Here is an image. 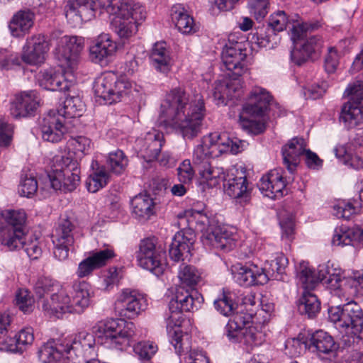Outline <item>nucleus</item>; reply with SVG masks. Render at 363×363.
I'll use <instances>...</instances> for the list:
<instances>
[{
  "instance_id": "obj_28",
  "label": "nucleus",
  "mask_w": 363,
  "mask_h": 363,
  "mask_svg": "<svg viewBox=\"0 0 363 363\" xmlns=\"http://www.w3.org/2000/svg\"><path fill=\"white\" fill-rule=\"evenodd\" d=\"M116 44L108 34L102 33L90 47L89 57L92 62L99 63L111 57L116 51Z\"/></svg>"
},
{
  "instance_id": "obj_14",
  "label": "nucleus",
  "mask_w": 363,
  "mask_h": 363,
  "mask_svg": "<svg viewBox=\"0 0 363 363\" xmlns=\"http://www.w3.org/2000/svg\"><path fill=\"white\" fill-rule=\"evenodd\" d=\"M147 306V300L135 291L125 289L119 294L114 309L121 318H134Z\"/></svg>"
},
{
  "instance_id": "obj_57",
  "label": "nucleus",
  "mask_w": 363,
  "mask_h": 363,
  "mask_svg": "<svg viewBox=\"0 0 363 363\" xmlns=\"http://www.w3.org/2000/svg\"><path fill=\"white\" fill-rule=\"evenodd\" d=\"M269 5V0H249L247 8L251 16L257 21H261L268 13Z\"/></svg>"
},
{
  "instance_id": "obj_45",
  "label": "nucleus",
  "mask_w": 363,
  "mask_h": 363,
  "mask_svg": "<svg viewBox=\"0 0 363 363\" xmlns=\"http://www.w3.org/2000/svg\"><path fill=\"white\" fill-rule=\"evenodd\" d=\"M178 278L182 284L193 289L201 281V273L196 267L182 263L178 269Z\"/></svg>"
},
{
  "instance_id": "obj_7",
  "label": "nucleus",
  "mask_w": 363,
  "mask_h": 363,
  "mask_svg": "<svg viewBox=\"0 0 363 363\" xmlns=\"http://www.w3.org/2000/svg\"><path fill=\"white\" fill-rule=\"evenodd\" d=\"M52 172L48 175V183L54 190L72 191L80 182V169L69 153L55 155L52 160Z\"/></svg>"
},
{
  "instance_id": "obj_53",
  "label": "nucleus",
  "mask_w": 363,
  "mask_h": 363,
  "mask_svg": "<svg viewBox=\"0 0 363 363\" xmlns=\"http://www.w3.org/2000/svg\"><path fill=\"white\" fill-rule=\"evenodd\" d=\"M60 289L57 282L48 277L39 278L34 286L35 294L39 298H45V296H50L52 293Z\"/></svg>"
},
{
  "instance_id": "obj_27",
  "label": "nucleus",
  "mask_w": 363,
  "mask_h": 363,
  "mask_svg": "<svg viewBox=\"0 0 363 363\" xmlns=\"http://www.w3.org/2000/svg\"><path fill=\"white\" fill-rule=\"evenodd\" d=\"M35 13L30 9L17 11L9 23V30L14 38H23L34 25Z\"/></svg>"
},
{
  "instance_id": "obj_24",
  "label": "nucleus",
  "mask_w": 363,
  "mask_h": 363,
  "mask_svg": "<svg viewBox=\"0 0 363 363\" xmlns=\"http://www.w3.org/2000/svg\"><path fill=\"white\" fill-rule=\"evenodd\" d=\"M71 309L73 313H82L89 307L93 291L90 284L86 281H76L73 284L69 294Z\"/></svg>"
},
{
  "instance_id": "obj_56",
  "label": "nucleus",
  "mask_w": 363,
  "mask_h": 363,
  "mask_svg": "<svg viewBox=\"0 0 363 363\" xmlns=\"http://www.w3.org/2000/svg\"><path fill=\"white\" fill-rule=\"evenodd\" d=\"M345 96L349 97L347 104H352L355 106L363 107V82L357 81L350 84L344 93Z\"/></svg>"
},
{
  "instance_id": "obj_62",
  "label": "nucleus",
  "mask_w": 363,
  "mask_h": 363,
  "mask_svg": "<svg viewBox=\"0 0 363 363\" xmlns=\"http://www.w3.org/2000/svg\"><path fill=\"white\" fill-rule=\"evenodd\" d=\"M178 179L181 183L189 184L194 177V170L189 160H184L177 169Z\"/></svg>"
},
{
  "instance_id": "obj_64",
  "label": "nucleus",
  "mask_w": 363,
  "mask_h": 363,
  "mask_svg": "<svg viewBox=\"0 0 363 363\" xmlns=\"http://www.w3.org/2000/svg\"><path fill=\"white\" fill-rule=\"evenodd\" d=\"M288 18L284 11H278L272 13L269 18L268 26L274 32H280L286 28Z\"/></svg>"
},
{
  "instance_id": "obj_12",
  "label": "nucleus",
  "mask_w": 363,
  "mask_h": 363,
  "mask_svg": "<svg viewBox=\"0 0 363 363\" xmlns=\"http://www.w3.org/2000/svg\"><path fill=\"white\" fill-rule=\"evenodd\" d=\"M84 48V40L77 36L63 35L57 40L54 50L55 58L60 67L72 71L77 69L79 55Z\"/></svg>"
},
{
  "instance_id": "obj_3",
  "label": "nucleus",
  "mask_w": 363,
  "mask_h": 363,
  "mask_svg": "<svg viewBox=\"0 0 363 363\" xmlns=\"http://www.w3.org/2000/svg\"><path fill=\"white\" fill-rule=\"evenodd\" d=\"M247 143L238 138L231 139L226 133H212L203 138L201 143L194 150L193 164L199 174V182L208 188L225 181L226 173L222 167L211 166L209 160L223 153L237 154L242 151Z\"/></svg>"
},
{
  "instance_id": "obj_42",
  "label": "nucleus",
  "mask_w": 363,
  "mask_h": 363,
  "mask_svg": "<svg viewBox=\"0 0 363 363\" xmlns=\"http://www.w3.org/2000/svg\"><path fill=\"white\" fill-rule=\"evenodd\" d=\"M84 105L79 96H68L63 102L62 106L56 111L57 116L66 118H72L82 116Z\"/></svg>"
},
{
  "instance_id": "obj_59",
  "label": "nucleus",
  "mask_w": 363,
  "mask_h": 363,
  "mask_svg": "<svg viewBox=\"0 0 363 363\" xmlns=\"http://www.w3.org/2000/svg\"><path fill=\"white\" fill-rule=\"evenodd\" d=\"M70 145L73 147L79 157H82L89 153L92 143L91 140L84 136H77L69 140Z\"/></svg>"
},
{
  "instance_id": "obj_46",
  "label": "nucleus",
  "mask_w": 363,
  "mask_h": 363,
  "mask_svg": "<svg viewBox=\"0 0 363 363\" xmlns=\"http://www.w3.org/2000/svg\"><path fill=\"white\" fill-rule=\"evenodd\" d=\"M287 264L288 259L283 254L280 253L268 263L269 267L265 266L263 269L265 274H267V278H269V279L272 278L284 281V274Z\"/></svg>"
},
{
  "instance_id": "obj_51",
  "label": "nucleus",
  "mask_w": 363,
  "mask_h": 363,
  "mask_svg": "<svg viewBox=\"0 0 363 363\" xmlns=\"http://www.w3.org/2000/svg\"><path fill=\"white\" fill-rule=\"evenodd\" d=\"M128 164V160L123 151L118 150L109 153L107 165L113 173L121 174L125 171Z\"/></svg>"
},
{
  "instance_id": "obj_39",
  "label": "nucleus",
  "mask_w": 363,
  "mask_h": 363,
  "mask_svg": "<svg viewBox=\"0 0 363 363\" xmlns=\"http://www.w3.org/2000/svg\"><path fill=\"white\" fill-rule=\"evenodd\" d=\"M93 172L86 180V187L89 192L95 193L104 187L109 181V174L104 166H99L97 162L91 164Z\"/></svg>"
},
{
  "instance_id": "obj_2",
  "label": "nucleus",
  "mask_w": 363,
  "mask_h": 363,
  "mask_svg": "<svg viewBox=\"0 0 363 363\" xmlns=\"http://www.w3.org/2000/svg\"><path fill=\"white\" fill-rule=\"evenodd\" d=\"M204 112L201 94L191 98L184 89L175 87L167 93L161 104L159 120L165 127L179 130L184 138L192 139L201 130Z\"/></svg>"
},
{
  "instance_id": "obj_35",
  "label": "nucleus",
  "mask_w": 363,
  "mask_h": 363,
  "mask_svg": "<svg viewBox=\"0 0 363 363\" xmlns=\"http://www.w3.org/2000/svg\"><path fill=\"white\" fill-rule=\"evenodd\" d=\"M171 18L181 33L190 34L196 31V26L193 18L188 13L182 4H177L172 7Z\"/></svg>"
},
{
  "instance_id": "obj_52",
  "label": "nucleus",
  "mask_w": 363,
  "mask_h": 363,
  "mask_svg": "<svg viewBox=\"0 0 363 363\" xmlns=\"http://www.w3.org/2000/svg\"><path fill=\"white\" fill-rule=\"evenodd\" d=\"M321 27V23L318 21L296 23L291 30V39L296 42L303 39L308 33L318 30Z\"/></svg>"
},
{
  "instance_id": "obj_25",
  "label": "nucleus",
  "mask_w": 363,
  "mask_h": 363,
  "mask_svg": "<svg viewBox=\"0 0 363 363\" xmlns=\"http://www.w3.org/2000/svg\"><path fill=\"white\" fill-rule=\"evenodd\" d=\"M306 151V142L301 138H294L282 147L283 162L289 172L293 174L299 163V157Z\"/></svg>"
},
{
  "instance_id": "obj_16",
  "label": "nucleus",
  "mask_w": 363,
  "mask_h": 363,
  "mask_svg": "<svg viewBox=\"0 0 363 363\" xmlns=\"http://www.w3.org/2000/svg\"><path fill=\"white\" fill-rule=\"evenodd\" d=\"M222 61L225 68L238 77L247 72L246 66V49L242 43H230L226 45L222 52Z\"/></svg>"
},
{
  "instance_id": "obj_44",
  "label": "nucleus",
  "mask_w": 363,
  "mask_h": 363,
  "mask_svg": "<svg viewBox=\"0 0 363 363\" xmlns=\"http://www.w3.org/2000/svg\"><path fill=\"white\" fill-rule=\"evenodd\" d=\"M247 313L242 311L233 313V318H230L225 326V333L228 337L236 336L235 333L240 331L241 329L247 327L250 324L254 314V311L249 308Z\"/></svg>"
},
{
  "instance_id": "obj_6",
  "label": "nucleus",
  "mask_w": 363,
  "mask_h": 363,
  "mask_svg": "<svg viewBox=\"0 0 363 363\" xmlns=\"http://www.w3.org/2000/svg\"><path fill=\"white\" fill-rule=\"evenodd\" d=\"M92 330L102 344L116 350H125L136 341L135 325L122 318L99 322Z\"/></svg>"
},
{
  "instance_id": "obj_34",
  "label": "nucleus",
  "mask_w": 363,
  "mask_h": 363,
  "mask_svg": "<svg viewBox=\"0 0 363 363\" xmlns=\"http://www.w3.org/2000/svg\"><path fill=\"white\" fill-rule=\"evenodd\" d=\"M251 110L250 107L242 108L240 114V124L248 133L258 135L263 133L266 128L264 115H258Z\"/></svg>"
},
{
  "instance_id": "obj_17",
  "label": "nucleus",
  "mask_w": 363,
  "mask_h": 363,
  "mask_svg": "<svg viewBox=\"0 0 363 363\" xmlns=\"http://www.w3.org/2000/svg\"><path fill=\"white\" fill-rule=\"evenodd\" d=\"M48 50L49 43L44 35H33L26 39L23 47L22 60L31 65H40L44 62Z\"/></svg>"
},
{
  "instance_id": "obj_40",
  "label": "nucleus",
  "mask_w": 363,
  "mask_h": 363,
  "mask_svg": "<svg viewBox=\"0 0 363 363\" xmlns=\"http://www.w3.org/2000/svg\"><path fill=\"white\" fill-rule=\"evenodd\" d=\"M93 172L86 180V187L89 192L95 193L104 187L109 181V174L104 166H99L97 162L91 164Z\"/></svg>"
},
{
  "instance_id": "obj_20",
  "label": "nucleus",
  "mask_w": 363,
  "mask_h": 363,
  "mask_svg": "<svg viewBox=\"0 0 363 363\" xmlns=\"http://www.w3.org/2000/svg\"><path fill=\"white\" fill-rule=\"evenodd\" d=\"M233 274L235 281L245 287L263 285L269 281L267 274H265L263 268L255 264L235 266Z\"/></svg>"
},
{
  "instance_id": "obj_10",
  "label": "nucleus",
  "mask_w": 363,
  "mask_h": 363,
  "mask_svg": "<svg viewBox=\"0 0 363 363\" xmlns=\"http://www.w3.org/2000/svg\"><path fill=\"white\" fill-rule=\"evenodd\" d=\"M132 89V83L125 78L118 79L113 72H106L96 79L94 85L95 96L106 104L117 103Z\"/></svg>"
},
{
  "instance_id": "obj_61",
  "label": "nucleus",
  "mask_w": 363,
  "mask_h": 363,
  "mask_svg": "<svg viewBox=\"0 0 363 363\" xmlns=\"http://www.w3.org/2000/svg\"><path fill=\"white\" fill-rule=\"evenodd\" d=\"M113 257H115V253L113 250L110 247L93 252L90 256H89L96 269L106 264L107 262Z\"/></svg>"
},
{
  "instance_id": "obj_49",
  "label": "nucleus",
  "mask_w": 363,
  "mask_h": 363,
  "mask_svg": "<svg viewBox=\"0 0 363 363\" xmlns=\"http://www.w3.org/2000/svg\"><path fill=\"white\" fill-rule=\"evenodd\" d=\"M335 156L339 158L341 162L348 167L358 170L363 167V160L357 155L348 152L345 145H337L334 148Z\"/></svg>"
},
{
  "instance_id": "obj_4",
  "label": "nucleus",
  "mask_w": 363,
  "mask_h": 363,
  "mask_svg": "<svg viewBox=\"0 0 363 363\" xmlns=\"http://www.w3.org/2000/svg\"><path fill=\"white\" fill-rule=\"evenodd\" d=\"M328 318L342 334V341L345 346H354L363 339V310L357 302L331 307Z\"/></svg>"
},
{
  "instance_id": "obj_48",
  "label": "nucleus",
  "mask_w": 363,
  "mask_h": 363,
  "mask_svg": "<svg viewBox=\"0 0 363 363\" xmlns=\"http://www.w3.org/2000/svg\"><path fill=\"white\" fill-rule=\"evenodd\" d=\"M236 336L228 337L233 342H244L247 345H258L260 343L262 334L254 326L249 325L235 333Z\"/></svg>"
},
{
  "instance_id": "obj_18",
  "label": "nucleus",
  "mask_w": 363,
  "mask_h": 363,
  "mask_svg": "<svg viewBox=\"0 0 363 363\" xmlns=\"http://www.w3.org/2000/svg\"><path fill=\"white\" fill-rule=\"evenodd\" d=\"M293 180L291 177H284L281 169H274L261 178L258 187L264 196L277 199L284 195L286 184Z\"/></svg>"
},
{
  "instance_id": "obj_8",
  "label": "nucleus",
  "mask_w": 363,
  "mask_h": 363,
  "mask_svg": "<svg viewBox=\"0 0 363 363\" xmlns=\"http://www.w3.org/2000/svg\"><path fill=\"white\" fill-rule=\"evenodd\" d=\"M296 277L298 284L306 290L313 289L318 282H323L331 289H337L340 286L342 277L339 272L327 264H320L315 272L306 262H301L296 267Z\"/></svg>"
},
{
  "instance_id": "obj_47",
  "label": "nucleus",
  "mask_w": 363,
  "mask_h": 363,
  "mask_svg": "<svg viewBox=\"0 0 363 363\" xmlns=\"http://www.w3.org/2000/svg\"><path fill=\"white\" fill-rule=\"evenodd\" d=\"M25 240L23 230H1V244L10 250L22 248Z\"/></svg>"
},
{
  "instance_id": "obj_33",
  "label": "nucleus",
  "mask_w": 363,
  "mask_h": 363,
  "mask_svg": "<svg viewBox=\"0 0 363 363\" xmlns=\"http://www.w3.org/2000/svg\"><path fill=\"white\" fill-rule=\"evenodd\" d=\"M150 60L152 66L160 72L166 74L172 67V57L166 43H156L150 54Z\"/></svg>"
},
{
  "instance_id": "obj_55",
  "label": "nucleus",
  "mask_w": 363,
  "mask_h": 363,
  "mask_svg": "<svg viewBox=\"0 0 363 363\" xmlns=\"http://www.w3.org/2000/svg\"><path fill=\"white\" fill-rule=\"evenodd\" d=\"M234 89V84L232 82H216L213 88V97L217 104H225L226 99L236 97L232 94Z\"/></svg>"
},
{
  "instance_id": "obj_26",
  "label": "nucleus",
  "mask_w": 363,
  "mask_h": 363,
  "mask_svg": "<svg viewBox=\"0 0 363 363\" xmlns=\"http://www.w3.org/2000/svg\"><path fill=\"white\" fill-rule=\"evenodd\" d=\"M337 348L333 337L321 330L313 333L308 340V350L318 355L328 354L334 357Z\"/></svg>"
},
{
  "instance_id": "obj_22",
  "label": "nucleus",
  "mask_w": 363,
  "mask_h": 363,
  "mask_svg": "<svg viewBox=\"0 0 363 363\" xmlns=\"http://www.w3.org/2000/svg\"><path fill=\"white\" fill-rule=\"evenodd\" d=\"M40 102L35 91H21L15 95L11 103V114L15 118L31 116L40 106Z\"/></svg>"
},
{
  "instance_id": "obj_30",
  "label": "nucleus",
  "mask_w": 363,
  "mask_h": 363,
  "mask_svg": "<svg viewBox=\"0 0 363 363\" xmlns=\"http://www.w3.org/2000/svg\"><path fill=\"white\" fill-rule=\"evenodd\" d=\"M143 143L140 151L143 152V157L147 161L157 160L164 144V135L159 130L152 129L146 133Z\"/></svg>"
},
{
  "instance_id": "obj_37",
  "label": "nucleus",
  "mask_w": 363,
  "mask_h": 363,
  "mask_svg": "<svg viewBox=\"0 0 363 363\" xmlns=\"http://www.w3.org/2000/svg\"><path fill=\"white\" fill-rule=\"evenodd\" d=\"M133 214L141 220H147L155 213L153 199L147 194L135 196L131 202Z\"/></svg>"
},
{
  "instance_id": "obj_31",
  "label": "nucleus",
  "mask_w": 363,
  "mask_h": 363,
  "mask_svg": "<svg viewBox=\"0 0 363 363\" xmlns=\"http://www.w3.org/2000/svg\"><path fill=\"white\" fill-rule=\"evenodd\" d=\"M171 344L174 346L176 352L179 355L189 352L188 356L186 357V363H209L208 358L204 352L191 350H189V344L184 342V336L180 334L179 329L174 331Z\"/></svg>"
},
{
  "instance_id": "obj_21",
  "label": "nucleus",
  "mask_w": 363,
  "mask_h": 363,
  "mask_svg": "<svg viewBox=\"0 0 363 363\" xmlns=\"http://www.w3.org/2000/svg\"><path fill=\"white\" fill-rule=\"evenodd\" d=\"M224 187L230 197L246 199L250 191L245 171L242 168L235 167L228 169L224 181Z\"/></svg>"
},
{
  "instance_id": "obj_29",
  "label": "nucleus",
  "mask_w": 363,
  "mask_h": 363,
  "mask_svg": "<svg viewBox=\"0 0 363 363\" xmlns=\"http://www.w3.org/2000/svg\"><path fill=\"white\" fill-rule=\"evenodd\" d=\"M67 342L56 343L49 341L44 344L38 352L43 363H64L67 359Z\"/></svg>"
},
{
  "instance_id": "obj_36",
  "label": "nucleus",
  "mask_w": 363,
  "mask_h": 363,
  "mask_svg": "<svg viewBox=\"0 0 363 363\" xmlns=\"http://www.w3.org/2000/svg\"><path fill=\"white\" fill-rule=\"evenodd\" d=\"M34 341L33 331L31 328H26L19 331L14 338L6 339L1 343V350L11 352H22Z\"/></svg>"
},
{
  "instance_id": "obj_58",
  "label": "nucleus",
  "mask_w": 363,
  "mask_h": 363,
  "mask_svg": "<svg viewBox=\"0 0 363 363\" xmlns=\"http://www.w3.org/2000/svg\"><path fill=\"white\" fill-rule=\"evenodd\" d=\"M213 304L215 308L224 316L232 315L235 308V303L230 294L225 292L223 293L220 297L214 301Z\"/></svg>"
},
{
  "instance_id": "obj_41",
  "label": "nucleus",
  "mask_w": 363,
  "mask_h": 363,
  "mask_svg": "<svg viewBox=\"0 0 363 363\" xmlns=\"http://www.w3.org/2000/svg\"><path fill=\"white\" fill-rule=\"evenodd\" d=\"M154 254L152 255H146L136 258L140 267L159 276L163 273L165 268V264L163 262L165 252L164 250H158L157 252Z\"/></svg>"
},
{
  "instance_id": "obj_15",
  "label": "nucleus",
  "mask_w": 363,
  "mask_h": 363,
  "mask_svg": "<svg viewBox=\"0 0 363 363\" xmlns=\"http://www.w3.org/2000/svg\"><path fill=\"white\" fill-rule=\"evenodd\" d=\"M74 225L67 218L61 219L52 233L54 256L60 261L69 255V247L74 243Z\"/></svg>"
},
{
  "instance_id": "obj_23",
  "label": "nucleus",
  "mask_w": 363,
  "mask_h": 363,
  "mask_svg": "<svg viewBox=\"0 0 363 363\" xmlns=\"http://www.w3.org/2000/svg\"><path fill=\"white\" fill-rule=\"evenodd\" d=\"M71 298L69 294L60 289L52 293L50 300H42V308L49 315H54L60 318L65 313H73L71 309Z\"/></svg>"
},
{
  "instance_id": "obj_9",
  "label": "nucleus",
  "mask_w": 363,
  "mask_h": 363,
  "mask_svg": "<svg viewBox=\"0 0 363 363\" xmlns=\"http://www.w3.org/2000/svg\"><path fill=\"white\" fill-rule=\"evenodd\" d=\"M203 302V297L194 289H177L174 297L169 303V314L165 320L167 328L180 326L182 320V312L198 310Z\"/></svg>"
},
{
  "instance_id": "obj_1",
  "label": "nucleus",
  "mask_w": 363,
  "mask_h": 363,
  "mask_svg": "<svg viewBox=\"0 0 363 363\" xmlns=\"http://www.w3.org/2000/svg\"><path fill=\"white\" fill-rule=\"evenodd\" d=\"M180 220L186 221L189 228L177 232L172 239L169 254L170 258L175 262L191 257V249L196 240V235L192 228L194 223L203 231L201 240L204 245L226 251L231 250L235 246L236 236L225 228L210 225L208 217L201 211L188 210L185 216L180 218Z\"/></svg>"
},
{
  "instance_id": "obj_50",
  "label": "nucleus",
  "mask_w": 363,
  "mask_h": 363,
  "mask_svg": "<svg viewBox=\"0 0 363 363\" xmlns=\"http://www.w3.org/2000/svg\"><path fill=\"white\" fill-rule=\"evenodd\" d=\"M320 302L316 296L308 293L305 294L298 305L300 313L307 315L308 318L314 317L320 310Z\"/></svg>"
},
{
  "instance_id": "obj_11",
  "label": "nucleus",
  "mask_w": 363,
  "mask_h": 363,
  "mask_svg": "<svg viewBox=\"0 0 363 363\" xmlns=\"http://www.w3.org/2000/svg\"><path fill=\"white\" fill-rule=\"evenodd\" d=\"M113 19L115 33L121 39H128L137 32L138 24L145 18V8L138 3L122 4Z\"/></svg>"
},
{
  "instance_id": "obj_63",
  "label": "nucleus",
  "mask_w": 363,
  "mask_h": 363,
  "mask_svg": "<svg viewBox=\"0 0 363 363\" xmlns=\"http://www.w3.org/2000/svg\"><path fill=\"white\" fill-rule=\"evenodd\" d=\"M16 305L23 313H30L33 307V298L26 289H20L16 294Z\"/></svg>"
},
{
  "instance_id": "obj_43",
  "label": "nucleus",
  "mask_w": 363,
  "mask_h": 363,
  "mask_svg": "<svg viewBox=\"0 0 363 363\" xmlns=\"http://www.w3.org/2000/svg\"><path fill=\"white\" fill-rule=\"evenodd\" d=\"M362 108L352 104H346L342 107L340 121L348 128H353L363 123V113Z\"/></svg>"
},
{
  "instance_id": "obj_32",
  "label": "nucleus",
  "mask_w": 363,
  "mask_h": 363,
  "mask_svg": "<svg viewBox=\"0 0 363 363\" xmlns=\"http://www.w3.org/2000/svg\"><path fill=\"white\" fill-rule=\"evenodd\" d=\"M272 99V96L265 89L255 86L250 91L248 101L243 106V108L250 107L252 112L258 115H264Z\"/></svg>"
},
{
  "instance_id": "obj_60",
  "label": "nucleus",
  "mask_w": 363,
  "mask_h": 363,
  "mask_svg": "<svg viewBox=\"0 0 363 363\" xmlns=\"http://www.w3.org/2000/svg\"><path fill=\"white\" fill-rule=\"evenodd\" d=\"M38 189V182L35 177L33 176H27L21 178L19 186V192L21 196L30 197L34 195Z\"/></svg>"
},
{
  "instance_id": "obj_38",
  "label": "nucleus",
  "mask_w": 363,
  "mask_h": 363,
  "mask_svg": "<svg viewBox=\"0 0 363 363\" xmlns=\"http://www.w3.org/2000/svg\"><path fill=\"white\" fill-rule=\"evenodd\" d=\"M26 218V213L22 209L2 211L0 213V229L23 230Z\"/></svg>"
},
{
  "instance_id": "obj_13",
  "label": "nucleus",
  "mask_w": 363,
  "mask_h": 363,
  "mask_svg": "<svg viewBox=\"0 0 363 363\" xmlns=\"http://www.w3.org/2000/svg\"><path fill=\"white\" fill-rule=\"evenodd\" d=\"M39 85L45 89L50 91H69L75 84V74L64 67L61 72L50 67L38 74Z\"/></svg>"
},
{
  "instance_id": "obj_19",
  "label": "nucleus",
  "mask_w": 363,
  "mask_h": 363,
  "mask_svg": "<svg viewBox=\"0 0 363 363\" xmlns=\"http://www.w3.org/2000/svg\"><path fill=\"white\" fill-rule=\"evenodd\" d=\"M40 130L42 138L54 143L61 141L68 129L64 118L57 116L56 111H51L43 118Z\"/></svg>"
},
{
  "instance_id": "obj_54",
  "label": "nucleus",
  "mask_w": 363,
  "mask_h": 363,
  "mask_svg": "<svg viewBox=\"0 0 363 363\" xmlns=\"http://www.w3.org/2000/svg\"><path fill=\"white\" fill-rule=\"evenodd\" d=\"M356 237L357 234L353 230L342 225L335 229L332 243L337 246L350 245Z\"/></svg>"
},
{
  "instance_id": "obj_5",
  "label": "nucleus",
  "mask_w": 363,
  "mask_h": 363,
  "mask_svg": "<svg viewBox=\"0 0 363 363\" xmlns=\"http://www.w3.org/2000/svg\"><path fill=\"white\" fill-rule=\"evenodd\" d=\"M122 4L119 0H67L65 5V14L67 22L72 27L79 26L83 21L91 20L106 11L115 15L120 11Z\"/></svg>"
}]
</instances>
